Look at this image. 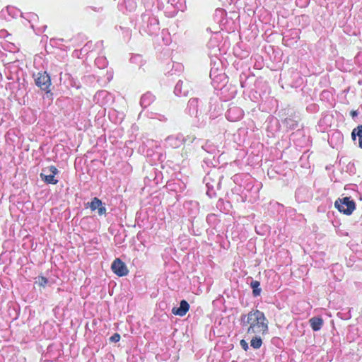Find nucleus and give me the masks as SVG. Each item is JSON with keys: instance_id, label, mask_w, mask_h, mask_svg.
<instances>
[{"instance_id": "obj_6", "label": "nucleus", "mask_w": 362, "mask_h": 362, "mask_svg": "<svg viewBox=\"0 0 362 362\" xmlns=\"http://www.w3.org/2000/svg\"><path fill=\"white\" fill-rule=\"evenodd\" d=\"M189 303L182 300L180 302V305L179 308H173L172 309V313L175 315L184 316L187 312L189 310Z\"/></svg>"}, {"instance_id": "obj_16", "label": "nucleus", "mask_w": 362, "mask_h": 362, "mask_svg": "<svg viewBox=\"0 0 362 362\" xmlns=\"http://www.w3.org/2000/svg\"><path fill=\"white\" fill-rule=\"evenodd\" d=\"M238 112L240 113V116H241V110H239L238 108H236V107H234V108H230L229 110L228 111V113H227V117L228 119L230 118V114L232 113H234V112Z\"/></svg>"}, {"instance_id": "obj_22", "label": "nucleus", "mask_w": 362, "mask_h": 362, "mask_svg": "<svg viewBox=\"0 0 362 362\" xmlns=\"http://www.w3.org/2000/svg\"><path fill=\"white\" fill-rule=\"evenodd\" d=\"M358 113L356 111H351V115L352 116V117H354L356 116H357Z\"/></svg>"}, {"instance_id": "obj_7", "label": "nucleus", "mask_w": 362, "mask_h": 362, "mask_svg": "<svg viewBox=\"0 0 362 362\" xmlns=\"http://www.w3.org/2000/svg\"><path fill=\"white\" fill-rule=\"evenodd\" d=\"M175 93L177 95H187L188 94V86L184 84L183 81H179L175 87Z\"/></svg>"}, {"instance_id": "obj_11", "label": "nucleus", "mask_w": 362, "mask_h": 362, "mask_svg": "<svg viewBox=\"0 0 362 362\" xmlns=\"http://www.w3.org/2000/svg\"><path fill=\"white\" fill-rule=\"evenodd\" d=\"M262 335H255L250 341V346L255 349H259L262 344Z\"/></svg>"}, {"instance_id": "obj_12", "label": "nucleus", "mask_w": 362, "mask_h": 362, "mask_svg": "<svg viewBox=\"0 0 362 362\" xmlns=\"http://www.w3.org/2000/svg\"><path fill=\"white\" fill-rule=\"evenodd\" d=\"M250 286L252 288V293L254 296H259L261 293V288H259L260 283L258 281H252Z\"/></svg>"}, {"instance_id": "obj_15", "label": "nucleus", "mask_w": 362, "mask_h": 362, "mask_svg": "<svg viewBox=\"0 0 362 362\" xmlns=\"http://www.w3.org/2000/svg\"><path fill=\"white\" fill-rule=\"evenodd\" d=\"M197 98H191L188 102V105L189 107V109L191 110L193 108L194 110H196V107L197 106Z\"/></svg>"}, {"instance_id": "obj_19", "label": "nucleus", "mask_w": 362, "mask_h": 362, "mask_svg": "<svg viewBox=\"0 0 362 362\" xmlns=\"http://www.w3.org/2000/svg\"><path fill=\"white\" fill-rule=\"evenodd\" d=\"M240 344L245 351H247L249 349L248 344L244 339L240 340Z\"/></svg>"}, {"instance_id": "obj_17", "label": "nucleus", "mask_w": 362, "mask_h": 362, "mask_svg": "<svg viewBox=\"0 0 362 362\" xmlns=\"http://www.w3.org/2000/svg\"><path fill=\"white\" fill-rule=\"evenodd\" d=\"M37 283L40 286H45L47 284V280L46 278L40 276V277L38 278V279L37 281Z\"/></svg>"}, {"instance_id": "obj_4", "label": "nucleus", "mask_w": 362, "mask_h": 362, "mask_svg": "<svg viewBox=\"0 0 362 362\" xmlns=\"http://www.w3.org/2000/svg\"><path fill=\"white\" fill-rule=\"evenodd\" d=\"M35 84L40 87L42 90L46 92L49 91V86L51 85L50 76L47 72L38 73L35 79Z\"/></svg>"}, {"instance_id": "obj_13", "label": "nucleus", "mask_w": 362, "mask_h": 362, "mask_svg": "<svg viewBox=\"0 0 362 362\" xmlns=\"http://www.w3.org/2000/svg\"><path fill=\"white\" fill-rule=\"evenodd\" d=\"M356 136L359 138H362V124L358 126L356 128L354 129L351 132V138L353 140H356Z\"/></svg>"}, {"instance_id": "obj_10", "label": "nucleus", "mask_w": 362, "mask_h": 362, "mask_svg": "<svg viewBox=\"0 0 362 362\" xmlns=\"http://www.w3.org/2000/svg\"><path fill=\"white\" fill-rule=\"evenodd\" d=\"M165 141L168 144L169 146L172 147H177L181 143L180 139H179L177 136H173L167 137Z\"/></svg>"}, {"instance_id": "obj_18", "label": "nucleus", "mask_w": 362, "mask_h": 362, "mask_svg": "<svg viewBox=\"0 0 362 362\" xmlns=\"http://www.w3.org/2000/svg\"><path fill=\"white\" fill-rule=\"evenodd\" d=\"M120 339V335L117 333L114 334L112 337L110 338V341L111 342H117Z\"/></svg>"}, {"instance_id": "obj_23", "label": "nucleus", "mask_w": 362, "mask_h": 362, "mask_svg": "<svg viewBox=\"0 0 362 362\" xmlns=\"http://www.w3.org/2000/svg\"><path fill=\"white\" fill-rule=\"evenodd\" d=\"M358 146L361 148H362V138L358 139Z\"/></svg>"}, {"instance_id": "obj_5", "label": "nucleus", "mask_w": 362, "mask_h": 362, "mask_svg": "<svg viewBox=\"0 0 362 362\" xmlns=\"http://www.w3.org/2000/svg\"><path fill=\"white\" fill-rule=\"evenodd\" d=\"M111 269L113 272L119 276H126L129 272L126 264L118 258L114 260L112 264Z\"/></svg>"}, {"instance_id": "obj_9", "label": "nucleus", "mask_w": 362, "mask_h": 362, "mask_svg": "<svg viewBox=\"0 0 362 362\" xmlns=\"http://www.w3.org/2000/svg\"><path fill=\"white\" fill-rule=\"evenodd\" d=\"M153 101V96L151 93H146L141 98V106L146 107Z\"/></svg>"}, {"instance_id": "obj_20", "label": "nucleus", "mask_w": 362, "mask_h": 362, "mask_svg": "<svg viewBox=\"0 0 362 362\" xmlns=\"http://www.w3.org/2000/svg\"><path fill=\"white\" fill-rule=\"evenodd\" d=\"M97 209L99 215H103L106 212V209L103 205H100V206H99V208H98Z\"/></svg>"}, {"instance_id": "obj_21", "label": "nucleus", "mask_w": 362, "mask_h": 362, "mask_svg": "<svg viewBox=\"0 0 362 362\" xmlns=\"http://www.w3.org/2000/svg\"><path fill=\"white\" fill-rule=\"evenodd\" d=\"M285 123L286 124V125H289L290 127L291 128H293L295 126L293 121L289 118L285 119Z\"/></svg>"}, {"instance_id": "obj_2", "label": "nucleus", "mask_w": 362, "mask_h": 362, "mask_svg": "<svg viewBox=\"0 0 362 362\" xmlns=\"http://www.w3.org/2000/svg\"><path fill=\"white\" fill-rule=\"evenodd\" d=\"M335 207L340 211L346 215H350L356 209L355 202L350 197L339 198L334 203Z\"/></svg>"}, {"instance_id": "obj_3", "label": "nucleus", "mask_w": 362, "mask_h": 362, "mask_svg": "<svg viewBox=\"0 0 362 362\" xmlns=\"http://www.w3.org/2000/svg\"><path fill=\"white\" fill-rule=\"evenodd\" d=\"M58 173V170L56 167L51 165L45 168L40 173V177L42 180L48 184H57L58 180L55 179V175Z\"/></svg>"}, {"instance_id": "obj_8", "label": "nucleus", "mask_w": 362, "mask_h": 362, "mask_svg": "<svg viewBox=\"0 0 362 362\" xmlns=\"http://www.w3.org/2000/svg\"><path fill=\"white\" fill-rule=\"evenodd\" d=\"M309 322L314 331H318L323 325V320L321 317H314L310 319Z\"/></svg>"}, {"instance_id": "obj_1", "label": "nucleus", "mask_w": 362, "mask_h": 362, "mask_svg": "<svg viewBox=\"0 0 362 362\" xmlns=\"http://www.w3.org/2000/svg\"><path fill=\"white\" fill-rule=\"evenodd\" d=\"M240 322L243 327H247L248 334L264 335L268 332V320L259 310L252 309L247 314H242Z\"/></svg>"}, {"instance_id": "obj_14", "label": "nucleus", "mask_w": 362, "mask_h": 362, "mask_svg": "<svg viewBox=\"0 0 362 362\" xmlns=\"http://www.w3.org/2000/svg\"><path fill=\"white\" fill-rule=\"evenodd\" d=\"M88 204H89L90 208L91 209V210L95 211V209L99 208V206H100V205H102V202L97 197H95L93 199V200L91 201L90 203H88Z\"/></svg>"}]
</instances>
